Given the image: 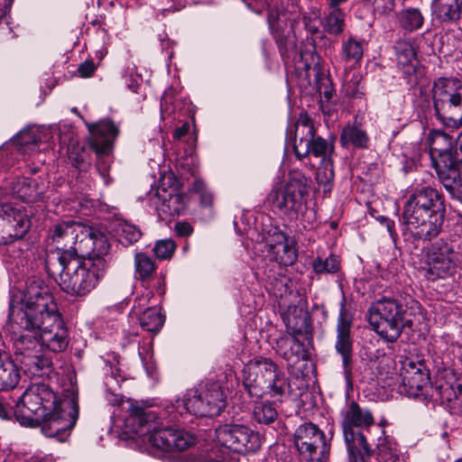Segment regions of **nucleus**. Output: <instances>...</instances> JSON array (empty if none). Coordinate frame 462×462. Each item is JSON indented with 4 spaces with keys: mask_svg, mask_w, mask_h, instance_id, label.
I'll use <instances>...</instances> for the list:
<instances>
[{
    "mask_svg": "<svg viewBox=\"0 0 462 462\" xmlns=\"http://www.w3.org/2000/svg\"><path fill=\"white\" fill-rule=\"evenodd\" d=\"M78 395L71 393L60 398L49 384L33 383L17 402L14 414L23 426H41L49 438L64 441L79 418Z\"/></svg>",
    "mask_w": 462,
    "mask_h": 462,
    "instance_id": "nucleus-1",
    "label": "nucleus"
},
{
    "mask_svg": "<svg viewBox=\"0 0 462 462\" xmlns=\"http://www.w3.org/2000/svg\"><path fill=\"white\" fill-rule=\"evenodd\" d=\"M42 281L32 282L17 306L10 305L8 318L19 328H38L42 343L53 353L69 346V329L53 295Z\"/></svg>",
    "mask_w": 462,
    "mask_h": 462,
    "instance_id": "nucleus-2",
    "label": "nucleus"
},
{
    "mask_svg": "<svg viewBox=\"0 0 462 462\" xmlns=\"http://www.w3.org/2000/svg\"><path fill=\"white\" fill-rule=\"evenodd\" d=\"M242 383L251 398L268 396L273 402H257L253 411L258 423L271 424L276 420L278 412L274 402H284L300 395L292 386L290 376L273 359L257 356L246 364L242 371Z\"/></svg>",
    "mask_w": 462,
    "mask_h": 462,
    "instance_id": "nucleus-3",
    "label": "nucleus"
},
{
    "mask_svg": "<svg viewBox=\"0 0 462 462\" xmlns=\"http://www.w3.org/2000/svg\"><path fill=\"white\" fill-rule=\"evenodd\" d=\"M110 244L101 252L95 246L90 254H68L60 262L52 258L51 265L45 267L48 275L53 278L60 290L74 297L89 294L104 278L112 261Z\"/></svg>",
    "mask_w": 462,
    "mask_h": 462,
    "instance_id": "nucleus-4",
    "label": "nucleus"
},
{
    "mask_svg": "<svg viewBox=\"0 0 462 462\" xmlns=\"http://www.w3.org/2000/svg\"><path fill=\"white\" fill-rule=\"evenodd\" d=\"M446 214V199L440 190L430 186L417 188L402 209L404 240L415 243L436 238L442 232Z\"/></svg>",
    "mask_w": 462,
    "mask_h": 462,
    "instance_id": "nucleus-5",
    "label": "nucleus"
},
{
    "mask_svg": "<svg viewBox=\"0 0 462 462\" xmlns=\"http://www.w3.org/2000/svg\"><path fill=\"white\" fill-rule=\"evenodd\" d=\"M261 236L263 255L256 273L262 275L270 292L282 296L291 282L285 274L286 267L293 265L298 259L297 243L278 226L271 223L263 225Z\"/></svg>",
    "mask_w": 462,
    "mask_h": 462,
    "instance_id": "nucleus-6",
    "label": "nucleus"
},
{
    "mask_svg": "<svg viewBox=\"0 0 462 462\" xmlns=\"http://www.w3.org/2000/svg\"><path fill=\"white\" fill-rule=\"evenodd\" d=\"M420 304L408 290H399L385 294L374 300L367 310V319L372 329L387 343H395L403 330L411 328L410 318Z\"/></svg>",
    "mask_w": 462,
    "mask_h": 462,
    "instance_id": "nucleus-7",
    "label": "nucleus"
},
{
    "mask_svg": "<svg viewBox=\"0 0 462 462\" xmlns=\"http://www.w3.org/2000/svg\"><path fill=\"white\" fill-rule=\"evenodd\" d=\"M430 157L439 182L450 199L462 203V158L457 136L434 129L429 134Z\"/></svg>",
    "mask_w": 462,
    "mask_h": 462,
    "instance_id": "nucleus-8",
    "label": "nucleus"
},
{
    "mask_svg": "<svg viewBox=\"0 0 462 462\" xmlns=\"http://www.w3.org/2000/svg\"><path fill=\"white\" fill-rule=\"evenodd\" d=\"M47 237L56 245V248L47 252L45 267L51 265L52 258L60 262L62 257H59L68 254H90L95 250V246L102 252L108 241L107 236L100 230L74 220L52 224Z\"/></svg>",
    "mask_w": 462,
    "mask_h": 462,
    "instance_id": "nucleus-9",
    "label": "nucleus"
},
{
    "mask_svg": "<svg viewBox=\"0 0 462 462\" xmlns=\"http://www.w3.org/2000/svg\"><path fill=\"white\" fill-rule=\"evenodd\" d=\"M128 412L125 419V427L132 433H149V442L156 448L165 452L183 451L196 443L194 435L184 429L171 426L156 427V414L136 402H130Z\"/></svg>",
    "mask_w": 462,
    "mask_h": 462,
    "instance_id": "nucleus-10",
    "label": "nucleus"
},
{
    "mask_svg": "<svg viewBox=\"0 0 462 462\" xmlns=\"http://www.w3.org/2000/svg\"><path fill=\"white\" fill-rule=\"evenodd\" d=\"M311 184L310 177L300 170H291L287 180L280 189H272L267 199L272 206L288 219L305 217L307 201Z\"/></svg>",
    "mask_w": 462,
    "mask_h": 462,
    "instance_id": "nucleus-11",
    "label": "nucleus"
},
{
    "mask_svg": "<svg viewBox=\"0 0 462 462\" xmlns=\"http://www.w3.org/2000/svg\"><path fill=\"white\" fill-rule=\"evenodd\" d=\"M434 116L442 125H462V81L453 77H439L433 81Z\"/></svg>",
    "mask_w": 462,
    "mask_h": 462,
    "instance_id": "nucleus-12",
    "label": "nucleus"
},
{
    "mask_svg": "<svg viewBox=\"0 0 462 462\" xmlns=\"http://www.w3.org/2000/svg\"><path fill=\"white\" fill-rule=\"evenodd\" d=\"M226 406V395L219 382L207 381L199 388L187 391L182 400L177 401L176 410L199 417L219 415Z\"/></svg>",
    "mask_w": 462,
    "mask_h": 462,
    "instance_id": "nucleus-13",
    "label": "nucleus"
},
{
    "mask_svg": "<svg viewBox=\"0 0 462 462\" xmlns=\"http://www.w3.org/2000/svg\"><path fill=\"white\" fill-rule=\"evenodd\" d=\"M459 253L454 244L447 239L432 243L426 254L425 265L421 267L424 278L431 282L452 278L457 273Z\"/></svg>",
    "mask_w": 462,
    "mask_h": 462,
    "instance_id": "nucleus-14",
    "label": "nucleus"
},
{
    "mask_svg": "<svg viewBox=\"0 0 462 462\" xmlns=\"http://www.w3.org/2000/svg\"><path fill=\"white\" fill-rule=\"evenodd\" d=\"M400 377L399 392L401 394L418 401H431L432 393L436 390V383L431 384L430 370L424 360L417 362L409 358L403 360Z\"/></svg>",
    "mask_w": 462,
    "mask_h": 462,
    "instance_id": "nucleus-15",
    "label": "nucleus"
},
{
    "mask_svg": "<svg viewBox=\"0 0 462 462\" xmlns=\"http://www.w3.org/2000/svg\"><path fill=\"white\" fill-rule=\"evenodd\" d=\"M340 426L343 431L346 449L370 446L364 433V430L369 431V428L374 424V418L367 409L352 401L340 413Z\"/></svg>",
    "mask_w": 462,
    "mask_h": 462,
    "instance_id": "nucleus-16",
    "label": "nucleus"
},
{
    "mask_svg": "<svg viewBox=\"0 0 462 462\" xmlns=\"http://www.w3.org/2000/svg\"><path fill=\"white\" fill-rule=\"evenodd\" d=\"M267 23L284 64L301 60L302 54L298 52L297 41L292 33V21L287 14L278 8H269Z\"/></svg>",
    "mask_w": 462,
    "mask_h": 462,
    "instance_id": "nucleus-17",
    "label": "nucleus"
},
{
    "mask_svg": "<svg viewBox=\"0 0 462 462\" xmlns=\"http://www.w3.org/2000/svg\"><path fill=\"white\" fill-rule=\"evenodd\" d=\"M293 441L299 454L307 462H323L328 457L330 443L316 424L304 422L294 431Z\"/></svg>",
    "mask_w": 462,
    "mask_h": 462,
    "instance_id": "nucleus-18",
    "label": "nucleus"
},
{
    "mask_svg": "<svg viewBox=\"0 0 462 462\" xmlns=\"http://www.w3.org/2000/svg\"><path fill=\"white\" fill-rule=\"evenodd\" d=\"M31 226L24 207L11 203L0 205V245H11L24 239Z\"/></svg>",
    "mask_w": 462,
    "mask_h": 462,
    "instance_id": "nucleus-19",
    "label": "nucleus"
},
{
    "mask_svg": "<svg viewBox=\"0 0 462 462\" xmlns=\"http://www.w3.org/2000/svg\"><path fill=\"white\" fill-rule=\"evenodd\" d=\"M215 434L220 445L236 453H254L261 447L259 433L243 424L220 425L216 429Z\"/></svg>",
    "mask_w": 462,
    "mask_h": 462,
    "instance_id": "nucleus-20",
    "label": "nucleus"
},
{
    "mask_svg": "<svg viewBox=\"0 0 462 462\" xmlns=\"http://www.w3.org/2000/svg\"><path fill=\"white\" fill-rule=\"evenodd\" d=\"M353 319L348 315L345 299L340 303L339 315L336 326L335 350L341 356L345 380L352 383L354 367Z\"/></svg>",
    "mask_w": 462,
    "mask_h": 462,
    "instance_id": "nucleus-21",
    "label": "nucleus"
},
{
    "mask_svg": "<svg viewBox=\"0 0 462 462\" xmlns=\"http://www.w3.org/2000/svg\"><path fill=\"white\" fill-rule=\"evenodd\" d=\"M431 402L444 406L451 414L462 415V374L446 369L443 376L436 380Z\"/></svg>",
    "mask_w": 462,
    "mask_h": 462,
    "instance_id": "nucleus-22",
    "label": "nucleus"
},
{
    "mask_svg": "<svg viewBox=\"0 0 462 462\" xmlns=\"http://www.w3.org/2000/svg\"><path fill=\"white\" fill-rule=\"evenodd\" d=\"M397 65L402 77L411 88H414L425 78L426 69L417 59L416 51L411 42L399 41L395 45Z\"/></svg>",
    "mask_w": 462,
    "mask_h": 462,
    "instance_id": "nucleus-23",
    "label": "nucleus"
},
{
    "mask_svg": "<svg viewBox=\"0 0 462 462\" xmlns=\"http://www.w3.org/2000/svg\"><path fill=\"white\" fill-rule=\"evenodd\" d=\"M14 329V349L16 359L22 363H29L36 355L43 352V344L38 328H19L9 319Z\"/></svg>",
    "mask_w": 462,
    "mask_h": 462,
    "instance_id": "nucleus-24",
    "label": "nucleus"
},
{
    "mask_svg": "<svg viewBox=\"0 0 462 462\" xmlns=\"http://www.w3.org/2000/svg\"><path fill=\"white\" fill-rule=\"evenodd\" d=\"M282 319L290 335L303 336L306 340L312 339L313 325L307 310L306 301L289 306L287 310L282 314Z\"/></svg>",
    "mask_w": 462,
    "mask_h": 462,
    "instance_id": "nucleus-25",
    "label": "nucleus"
},
{
    "mask_svg": "<svg viewBox=\"0 0 462 462\" xmlns=\"http://www.w3.org/2000/svg\"><path fill=\"white\" fill-rule=\"evenodd\" d=\"M91 137L89 146L97 155H106L113 149V143L119 134L118 126L111 119H103L88 126Z\"/></svg>",
    "mask_w": 462,
    "mask_h": 462,
    "instance_id": "nucleus-26",
    "label": "nucleus"
},
{
    "mask_svg": "<svg viewBox=\"0 0 462 462\" xmlns=\"http://www.w3.org/2000/svg\"><path fill=\"white\" fill-rule=\"evenodd\" d=\"M47 189L41 178L21 177L11 182L12 193L25 203L42 201Z\"/></svg>",
    "mask_w": 462,
    "mask_h": 462,
    "instance_id": "nucleus-27",
    "label": "nucleus"
},
{
    "mask_svg": "<svg viewBox=\"0 0 462 462\" xmlns=\"http://www.w3.org/2000/svg\"><path fill=\"white\" fill-rule=\"evenodd\" d=\"M302 143H294V153L297 159L302 160L303 158L312 155L321 160L331 159L334 152V143H328L326 139L316 134L309 139L308 142L301 141Z\"/></svg>",
    "mask_w": 462,
    "mask_h": 462,
    "instance_id": "nucleus-28",
    "label": "nucleus"
},
{
    "mask_svg": "<svg viewBox=\"0 0 462 462\" xmlns=\"http://www.w3.org/2000/svg\"><path fill=\"white\" fill-rule=\"evenodd\" d=\"M432 14L441 24H457L462 15V0H433Z\"/></svg>",
    "mask_w": 462,
    "mask_h": 462,
    "instance_id": "nucleus-29",
    "label": "nucleus"
},
{
    "mask_svg": "<svg viewBox=\"0 0 462 462\" xmlns=\"http://www.w3.org/2000/svg\"><path fill=\"white\" fill-rule=\"evenodd\" d=\"M316 134V130L311 117L306 111H301L294 125L287 128L286 142L294 148L295 142L302 143L301 141L308 142L312 136Z\"/></svg>",
    "mask_w": 462,
    "mask_h": 462,
    "instance_id": "nucleus-30",
    "label": "nucleus"
},
{
    "mask_svg": "<svg viewBox=\"0 0 462 462\" xmlns=\"http://www.w3.org/2000/svg\"><path fill=\"white\" fill-rule=\"evenodd\" d=\"M17 365L5 352L0 351V391L14 389L20 381Z\"/></svg>",
    "mask_w": 462,
    "mask_h": 462,
    "instance_id": "nucleus-31",
    "label": "nucleus"
},
{
    "mask_svg": "<svg viewBox=\"0 0 462 462\" xmlns=\"http://www.w3.org/2000/svg\"><path fill=\"white\" fill-rule=\"evenodd\" d=\"M369 136L365 130L350 124L343 127L339 137L340 145L346 149H367L369 147Z\"/></svg>",
    "mask_w": 462,
    "mask_h": 462,
    "instance_id": "nucleus-32",
    "label": "nucleus"
},
{
    "mask_svg": "<svg viewBox=\"0 0 462 462\" xmlns=\"http://www.w3.org/2000/svg\"><path fill=\"white\" fill-rule=\"evenodd\" d=\"M157 197L161 202L158 206L159 211L168 217L179 216L187 205L186 196L182 191L175 193L163 191Z\"/></svg>",
    "mask_w": 462,
    "mask_h": 462,
    "instance_id": "nucleus-33",
    "label": "nucleus"
},
{
    "mask_svg": "<svg viewBox=\"0 0 462 462\" xmlns=\"http://www.w3.org/2000/svg\"><path fill=\"white\" fill-rule=\"evenodd\" d=\"M181 171L179 170L180 178H178L172 171L164 173L161 179L159 187L156 190V195H160V192H169L175 193L180 192L181 189L184 185L183 180H188L187 176L189 174L190 176H194V171L192 168L188 167L187 169L184 165L180 164Z\"/></svg>",
    "mask_w": 462,
    "mask_h": 462,
    "instance_id": "nucleus-34",
    "label": "nucleus"
},
{
    "mask_svg": "<svg viewBox=\"0 0 462 462\" xmlns=\"http://www.w3.org/2000/svg\"><path fill=\"white\" fill-rule=\"evenodd\" d=\"M156 263L145 253H136L134 255V276L140 280L143 286H150V282L156 273Z\"/></svg>",
    "mask_w": 462,
    "mask_h": 462,
    "instance_id": "nucleus-35",
    "label": "nucleus"
},
{
    "mask_svg": "<svg viewBox=\"0 0 462 462\" xmlns=\"http://www.w3.org/2000/svg\"><path fill=\"white\" fill-rule=\"evenodd\" d=\"M69 162L79 171H88L91 166V154L85 145L78 142H70L68 146Z\"/></svg>",
    "mask_w": 462,
    "mask_h": 462,
    "instance_id": "nucleus-36",
    "label": "nucleus"
},
{
    "mask_svg": "<svg viewBox=\"0 0 462 462\" xmlns=\"http://www.w3.org/2000/svg\"><path fill=\"white\" fill-rule=\"evenodd\" d=\"M304 67L306 71L312 69L314 72L317 92H319L326 101H330L335 93V88L329 75L327 74L318 63L314 64L313 67L305 63Z\"/></svg>",
    "mask_w": 462,
    "mask_h": 462,
    "instance_id": "nucleus-37",
    "label": "nucleus"
},
{
    "mask_svg": "<svg viewBox=\"0 0 462 462\" xmlns=\"http://www.w3.org/2000/svg\"><path fill=\"white\" fill-rule=\"evenodd\" d=\"M135 319L144 331L156 334L162 329L165 317L157 308H146L143 314Z\"/></svg>",
    "mask_w": 462,
    "mask_h": 462,
    "instance_id": "nucleus-38",
    "label": "nucleus"
},
{
    "mask_svg": "<svg viewBox=\"0 0 462 462\" xmlns=\"http://www.w3.org/2000/svg\"><path fill=\"white\" fill-rule=\"evenodd\" d=\"M398 23L403 31L411 32L422 27L424 17L419 8L409 7L399 13Z\"/></svg>",
    "mask_w": 462,
    "mask_h": 462,
    "instance_id": "nucleus-39",
    "label": "nucleus"
},
{
    "mask_svg": "<svg viewBox=\"0 0 462 462\" xmlns=\"http://www.w3.org/2000/svg\"><path fill=\"white\" fill-rule=\"evenodd\" d=\"M334 166L332 159L321 160L316 171V180L324 194L330 193L334 187Z\"/></svg>",
    "mask_w": 462,
    "mask_h": 462,
    "instance_id": "nucleus-40",
    "label": "nucleus"
},
{
    "mask_svg": "<svg viewBox=\"0 0 462 462\" xmlns=\"http://www.w3.org/2000/svg\"><path fill=\"white\" fill-rule=\"evenodd\" d=\"M380 430L382 436L377 439L375 448H372L373 455H376L378 462H388L396 456V443L385 435L384 430L381 429Z\"/></svg>",
    "mask_w": 462,
    "mask_h": 462,
    "instance_id": "nucleus-41",
    "label": "nucleus"
},
{
    "mask_svg": "<svg viewBox=\"0 0 462 462\" xmlns=\"http://www.w3.org/2000/svg\"><path fill=\"white\" fill-rule=\"evenodd\" d=\"M345 16L340 8L332 9L322 22L324 32L330 35H340L345 29Z\"/></svg>",
    "mask_w": 462,
    "mask_h": 462,
    "instance_id": "nucleus-42",
    "label": "nucleus"
},
{
    "mask_svg": "<svg viewBox=\"0 0 462 462\" xmlns=\"http://www.w3.org/2000/svg\"><path fill=\"white\" fill-rule=\"evenodd\" d=\"M313 272L319 274H335L337 273L340 268V259L337 255L331 254L326 259H322L321 257H316L311 263Z\"/></svg>",
    "mask_w": 462,
    "mask_h": 462,
    "instance_id": "nucleus-43",
    "label": "nucleus"
},
{
    "mask_svg": "<svg viewBox=\"0 0 462 462\" xmlns=\"http://www.w3.org/2000/svg\"><path fill=\"white\" fill-rule=\"evenodd\" d=\"M21 365H23L25 374L32 376H42L45 374V371L51 367L52 362L50 357L42 352L40 355H36L30 364L22 363Z\"/></svg>",
    "mask_w": 462,
    "mask_h": 462,
    "instance_id": "nucleus-44",
    "label": "nucleus"
},
{
    "mask_svg": "<svg viewBox=\"0 0 462 462\" xmlns=\"http://www.w3.org/2000/svg\"><path fill=\"white\" fill-rule=\"evenodd\" d=\"M142 236L141 230L134 225L125 222L118 229V241L125 246L136 243Z\"/></svg>",
    "mask_w": 462,
    "mask_h": 462,
    "instance_id": "nucleus-45",
    "label": "nucleus"
},
{
    "mask_svg": "<svg viewBox=\"0 0 462 462\" xmlns=\"http://www.w3.org/2000/svg\"><path fill=\"white\" fill-rule=\"evenodd\" d=\"M304 356V345L297 337L281 355L289 365H296Z\"/></svg>",
    "mask_w": 462,
    "mask_h": 462,
    "instance_id": "nucleus-46",
    "label": "nucleus"
},
{
    "mask_svg": "<svg viewBox=\"0 0 462 462\" xmlns=\"http://www.w3.org/2000/svg\"><path fill=\"white\" fill-rule=\"evenodd\" d=\"M176 250V244L172 239L158 240L153 246V253L158 260H170Z\"/></svg>",
    "mask_w": 462,
    "mask_h": 462,
    "instance_id": "nucleus-47",
    "label": "nucleus"
},
{
    "mask_svg": "<svg viewBox=\"0 0 462 462\" xmlns=\"http://www.w3.org/2000/svg\"><path fill=\"white\" fill-rule=\"evenodd\" d=\"M191 189L199 194V205L203 208H211L214 202L213 194L208 190L205 182L200 179H195Z\"/></svg>",
    "mask_w": 462,
    "mask_h": 462,
    "instance_id": "nucleus-48",
    "label": "nucleus"
},
{
    "mask_svg": "<svg viewBox=\"0 0 462 462\" xmlns=\"http://www.w3.org/2000/svg\"><path fill=\"white\" fill-rule=\"evenodd\" d=\"M343 56L346 61H357L363 56L362 44L354 40L349 39L343 44Z\"/></svg>",
    "mask_w": 462,
    "mask_h": 462,
    "instance_id": "nucleus-49",
    "label": "nucleus"
},
{
    "mask_svg": "<svg viewBox=\"0 0 462 462\" xmlns=\"http://www.w3.org/2000/svg\"><path fill=\"white\" fill-rule=\"evenodd\" d=\"M152 296L153 291H148L146 293L137 296L134 299L133 307L129 313V316L133 320L138 318V316H141L146 308H150L149 302Z\"/></svg>",
    "mask_w": 462,
    "mask_h": 462,
    "instance_id": "nucleus-50",
    "label": "nucleus"
},
{
    "mask_svg": "<svg viewBox=\"0 0 462 462\" xmlns=\"http://www.w3.org/2000/svg\"><path fill=\"white\" fill-rule=\"evenodd\" d=\"M319 16L320 12L319 9H311L302 16V22L305 29L312 35L319 32Z\"/></svg>",
    "mask_w": 462,
    "mask_h": 462,
    "instance_id": "nucleus-51",
    "label": "nucleus"
},
{
    "mask_svg": "<svg viewBox=\"0 0 462 462\" xmlns=\"http://www.w3.org/2000/svg\"><path fill=\"white\" fill-rule=\"evenodd\" d=\"M348 462H369L373 456V450L370 446L355 448L352 446L351 449H346Z\"/></svg>",
    "mask_w": 462,
    "mask_h": 462,
    "instance_id": "nucleus-52",
    "label": "nucleus"
},
{
    "mask_svg": "<svg viewBox=\"0 0 462 462\" xmlns=\"http://www.w3.org/2000/svg\"><path fill=\"white\" fill-rule=\"evenodd\" d=\"M157 8L162 12H175L186 6V0H156Z\"/></svg>",
    "mask_w": 462,
    "mask_h": 462,
    "instance_id": "nucleus-53",
    "label": "nucleus"
},
{
    "mask_svg": "<svg viewBox=\"0 0 462 462\" xmlns=\"http://www.w3.org/2000/svg\"><path fill=\"white\" fill-rule=\"evenodd\" d=\"M295 338L296 337L294 336L280 333L279 336L273 339L274 344L273 348L279 356H281Z\"/></svg>",
    "mask_w": 462,
    "mask_h": 462,
    "instance_id": "nucleus-54",
    "label": "nucleus"
},
{
    "mask_svg": "<svg viewBox=\"0 0 462 462\" xmlns=\"http://www.w3.org/2000/svg\"><path fill=\"white\" fill-rule=\"evenodd\" d=\"M374 11L379 15H387L394 8V0H374Z\"/></svg>",
    "mask_w": 462,
    "mask_h": 462,
    "instance_id": "nucleus-55",
    "label": "nucleus"
},
{
    "mask_svg": "<svg viewBox=\"0 0 462 462\" xmlns=\"http://www.w3.org/2000/svg\"><path fill=\"white\" fill-rule=\"evenodd\" d=\"M346 95L354 99L362 98L365 95L363 91V87H360V83L358 80L349 81L345 86Z\"/></svg>",
    "mask_w": 462,
    "mask_h": 462,
    "instance_id": "nucleus-56",
    "label": "nucleus"
},
{
    "mask_svg": "<svg viewBox=\"0 0 462 462\" xmlns=\"http://www.w3.org/2000/svg\"><path fill=\"white\" fill-rule=\"evenodd\" d=\"M436 39V34H433L431 32L427 31L424 33L420 35L419 46L420 48H424V45H426V49H424V51L428 54L434 53L435 49L433 47L434 42Z\"/></svg>",
    "mask_w": 462,
    "mask_h": 462,
    "instance_id": "nucleus-57",
    "label": "nucleus"
},
{
    "mask_svg": "<svg viewBox=\"0 0 462 462\" xmlns=\"http://www.w3.org/2000/svg\"><path fill=\"white\" fill-rule=\"evenodd\" d=\"M249 9L257 14H261L263 10L269 11V8H273L267 2V0H244Z\"/></svg>",
    "mask_w": 462,
    "mask_h": 462,
    "instance_id": "nucleus-58",
    "label": "nucleus"
},
{
    "mask_svg": "<svg viewBox=\"0 0 462 462\" xmlns=\"http://www.w3.org/2000/svg\"><path fill=\"white\" fill-rule=\"evenodd\" d=\"M97 67L92 60H87L78 67V72L81 78H90L94 75Z\"/></svg>",
    "mask_w": 462,
    "mask_h": 462,
    "instance_id": "nucleus-59",
    "label": "nucleus"
},
{
    "mask_svg": "<svg viewBox=\"0 0 462 462\" xmlns=\"http://www.w3.org/2000/svg\"><path fill=\"white\" fill-rule=\"evenodd\" d=\"M175 233L180 237H188L193 233V226L186 222H178L175 225Z\"/></svg>",
    "mask_w": 462,
    "mask_h": 462,
    "instance_id": "nucleus-60",
    "label": "nucleus"
},
{
    "mask_svg": "<svg viewBox=\"0 0 462 462\" xmlns=\"http://www.w3.org/2000/svg\"><path fill=\"white\" fill-rule=\"evenodd\" d=\"M377 220L383 226H385L387 231L390 234V236L392 239L395 242L397 238V233L395 232V223L393 219H390L389 217L385 216H379L377 217Z\"/></svg>",
    "mask_w": 462,
    "mask_h": 462,
    "instance_id": "nucleus-61",
    "label": "nucleus"
},
{
    "mask_svg": "<svg viewBox=\"0 0 462 462\" xmlns=\"http://www.w3.org/2000/svg\"><path fill=\"white\" fill-rule=\"evenodd\" d=\"M418 108L419 113L426 117L433 111V104L431 105V102L429 97H425L420 101V104H418Z\"/></svg>",
    "mask_w": 462,
    "mask_h": 462,
    "instance_id": "nucleus-62",
    "label": "nucleus"
},
{
    "mask_svg": "<svg viewBox=\"0 0 462 462\" xmlns=\"http://www.w3.org/2000/svg\"><path fill=\"white\" fill-rule=\"evenodd\" d=\"M14 0H1L0 1V20L5 18L10 12Z\"/></svg>",
    "mask_w": 462,
    "mask_h": 462,
    "instance_id": "nucleus-63",
    "label": "nucleus"
},
{
    "mask_svg": "<svg viewBox=\"0 0 462 462\" xmlns=\"http://www.w3.org/2000/svg\"><path fill=\"white\" fill-rule=\"evenodd\" d=\"M189 131V123H184L181 126L177 127L174 130L173 138L180 140L182 137L187 135Z\"/></svg>",
    "mask_w": 462,
    "mask_h": 462,
    "instance_id": "nucleus-64",
    "label": "nucleus"
}]
</instances>
